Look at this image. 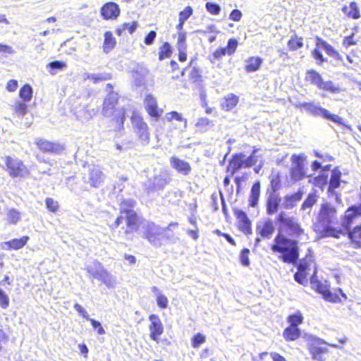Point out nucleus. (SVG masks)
<instances>
[{"mask_svg": "<svg viewBox=\"0 0 361 361\" xmlns=\"http://www.w3.org/2000/svg\"><path fill=\"white\" fill-rule=\"evenodd\" d=\"M271 245V250L279 254V258L285 264H295L299 258L298 238L302 231L300 227H281Z\"/></svg>", "mask_w": 361, "mask_h": 361, "instance_id": "nucleus-1", "label": "nucleus"}, {"mask_svg": "<svg viewBox=\"0 0 361 361\" xmlns=\"http://www.w3.org/2000/svg\"><path fill=\"white\" fill-rule=\"evenodd\" d=\"M348 235L353 247H361V227H324L322 237L340 238Z\"/></svg>", "mask_w": 361, "mask_h": 361, "instance_id": "nucleus-2", "label": "nucleus"}, {"mask_svg": "<svg viewBox=\"0 0 361 361\" xmlns=\"http://www.w3.org/2000/svg\"><path fill=\"white\" fill-rule=\"evenodd\" d=\"M312 271V276L317 273V267L312 250H308L305 256L302 258L298 265L294 279L298 283L305 286L308 281V276Z\"/></svg>", "mask_w": 361, "mask_h": 361, "instance_id": "nucleus-3", "label": "nucleus"}, {"mask_svg": "<svg viewBox=\"0 0 361 361\" xmlns=\"http://www.w3.org/2000/svg\"><path fill=\"white\" fill-rule=\"evenodd\" d=\"M135 201L132 199L124 200L121 203V215L116 218V224L117 226L126 224V226H140L145 224V219L138 216L133 209H128V207H134Z\"/></svg>", "mask_w": 361, "mask_h": 361, "instance_id": "nucleus-4", "label": "nucleus"}, {"mask_svg": "<svg viewBox=\"0 0 361 361\" xmlns=\"http://www.w3.org/2000/svg\"><path fill=\"white\" fill-rule=\"evenodd\" d=\"M329 346L337 347L336 344H329L324 340L315 336L307 338V348L314 361H326L330 351Z\"/></svg>", "mask_w": 361, "mask_h": 361, "instance_id": "nucleus-5", "label": "nucleus"}, {"mask_svg": "<svg viewBox=\"0 0 361 361\" xmlns=\"http://www.w3.org/2000/svg\"><path fill=\"white\" fill-rule=\"evenodd\" d=\"M300 106L314 116H322L338 124H343V119L338 115L331 114L327 109L322 108L319 104L314 102L301 103Z\"/></svg>", "mask_w": 361, "mask_h": 361, "instance_id": "nucleus-6", "label": "nucleus"}, {"mask_svg": "<svg viewBox=\"0 0 361 361\" xmlns=\"http://www.w3.org/2000/svg\"><path fill=\"white\" fill-rule=\"evenodd\" d=\"M131 123L135 133L138 137L142 145L149 143L150 134L147 124L144 121L142 117L137 112H133L131 116Z\"/></svg>", "mask_w": 361, "mask_h": 361, "instance_id": "nucleus-7", "label": "nucleus"}, {"mask_svg": "<svg viewBox=\"0 0 361 361\" xmlns=\"http://www.w3.org/2000/svg\"><path fill=\"white\" fill-rule=\"evenodd\" d=\"M6 164L10 176L13 178H25L29 175L28 169L18 159L6 157Z\"/></svg>", "mask_w": 361, "mask_h": 361, "instance_id": "nucleus-8", "label": "nucleus"}, {"mask_svg": "<svg viewBox=\"0 0 361 361\" xmlns=\"http://www.w3.org/2000/svg\"><path fill=\"white\" fill-rule=\"evenodd\" d=\"M171 178L166 171H161L153 178H149L145 183L147 192L161 190L169 183Z\"/></svg>", "mask_w": 361, "mask_h": 361, "instance_id": "nucleus-9", "label": "nucleus"}, {"mask_svg": "<svg viewBox=\"0 0 361 361\" xmlns=\"http://www.w3.org/2000/svg\"><path fill=\"white\" fill-rule=\"evenodd\" d=\"M322 226H331L337 222L336 210L329 203L322 204L318 216Z\"/></svg>", "mask_w": 361, "mask_h": 361, "instance_id": "nucleus-10", "label": "nucleus"}, {"mask_svg": "<svg viewBox=\"0 0 361 361\" xmlns=\"http://www.w3.org/2000/svg\"><path fill=\"white\" fill-rule=\"evenodd\" d=\"M149 320L150 322L149 324L150 339L159 344L160 343V336L164 331V324L159 315L155 314H150Z\"/></svg>", "mask_w": 361, "mask_h": 361, "instance_id": "nucleus-11", "label": "nucleus"}, {"mask_svg": "<svg viewBox=\"0 0 361 361\" xmlns=\"http://www.w3.org/2000/svg\"><path fill=\"white\" fill-rule=\"evenodd\" d=\"M105 179V174L103 173L101 167L99 165H89L87 180L91 186L94 188L99 187Z\"/></svg>", "mask_w": 361, "mask_h": 361, "instance_id": "nucleus-12", "label": "nucleus"}, {"mask_svg": "<svg viewBox=\"0 0 361 361\" xmlns=\"http://www.w3.org/2000/svg\"><path fill=\"white\" fill-rule=\"evenodd\" d=\"M106 88L110 92L104 100L102 113L104 116L109 117L114 114L116 104L118 102V94L111 91L113 87L111 84H107Z\"/></svg>", "mask_w": 361, "mask_h": 361, "instance_id": "nucleus-13", "label": "nucleus"}, {"mask_svg": "<svg viewBox=\"0 0 361 361\" xmlns=\"http://www.w3.org/2000/svg\"><path fill=\"white\" fill-rule=\"evenodd\" d=\"M293 166L291 169L290 176L294 181L302 179L305 176L303 166V157L301 155L294 154L291 157Z\"/></svg>", "mask_w": 361, "mask_h": 361, "instance_id": "nucleus-14", "label": "nucleus"}, {"mask_svg": "<svg viewBox=\"0 0 361 361\" xmlns=\"http://www.w3.org/2000/svg\"><path fill=\"white\" fill-rule=\"evenodd\" d=\"M170 164L173 169L183 176L189 175L192 171V167L188 161L180 159L176 156L170 158Z\"/></svg>", "mask_w": 361, "mask_h": 361, "instance_id": "nucleus-15", "label": "nucleus"}, {"mask_svg": "<svg viewBox=\"0 0 361 361\" xmlns=\"http://www.w3.org/2000/svg\"><path fill=\"white\" fill-rule=\"evenodd\" d=\"M35 143L39 149L44 152L58 154L63 150V147L59 144L51 142L43 139H37Z\"/></svg>", "mask_w": 361, "mask_h": 361, "instance_id": "nucleus-16", "label": "nucleus"}, {"mask_svg": "<svg viewBox=\"0 0 361 361\" xmlns=\"http://www.w3.org/2000/svg\"><path fill=\"white\" fill-rule=\"evenodd\" d=\"M144 104L147 111L151 116L157 118L161 116L162 110L158 108L157 99L152 94H147L145 97Z\"/></svg>", "mask_w": 361, "mask_h": 361, "instance_id": "nucleus-17", "label": "nucleus"}, {"mask_svg": "<svg viewBox=\"0 0 361 361\" xmlns=\"http://www.w3.org/2000/svg\"><path fill=\"white\" fill-rule=\"evenodd\" d=\"M341 172L337 168L334 169L331 171V176L329 180V185L328 188V192L331 195H336V200L337 202L340 201V197L335 192V189L338 188L341 184Z\"/></svg>", "mask_w": 361, "mask_h": 361, "instance_id": "nucleus-18", "label": "nucleus"}, {"mask_svg": "<svg viewBox=\"0 0 361 361\" xmlns=\"http://www.w3.org/2000/svg\"><path fill=\"white\" fill-rule=\"evenodd\" d=\"M120 13V8L116 3L109 2L104 4L101 8V14L104 19L116 18Z\"/></svg>", "mask_w": 361, "mask_h": 361, "instance_id": "nucleus-19", "label": "nucleus"}, {"mask_svg": "<svg viewBox=\"0 0 361 361\" xmlns=\"http://www.w3.org/2000/svg\"><path fill=\"white\" fill-rule=\"evenodd\" d=\"M29 240V237L24 235L20 238H13L2 243V249L6 250H19L23 248Z\"/></svg>", "mask_w": 361, "mask_h": 361, "instance_id": "nucleus-20", "label": "nucleus"}, {"mask_svg": "<svg viewBox=\"0 0 361 361\" xmlns=\"http://www.w3.org/2000/svg\"><path fill=\"white\" fill-rule=\"evenodd\" d=\"M267 194L269 195L266 203L267 212L269 215H272L277 211L281 199L277 194H274L272 192H269V190H267Z\"/></svg>", "mask_w": 361, "mask_h": 361, "instance_id": "nucleus-21", "label": "nucleus"}, {"mask_svg": "<svg viewBox=\"0 0 361 361\" xmlns=\"http://www.w3.org/2000/svg\"><path fill=\"white\" fill-rule=\"evenodd\" d=\"M360 216H361V204L352 206L345 211L341 226H349Z\"/></svg>", "mask_w": 361, "mask_h": 361, "instance_id": "nucleus-22", "label": "nucleus"}, {"mask_svg": "<svg viewBox=\"0 0 361 361\" xmlns=\"http://www.w3.org/2000/svg\"><path fill=\"white\" fill-rule=\"evenodd\" d=\"M252 361H287L285 357L276 352L264 351L252 357Z\"/></svg>", "mask_w": 361, "mask_h": 361, "instance_id": "nucleus-23", "label": "nucleus"}, {"mask_svg": "<svg viewBox=\"0 0 361 361\" xmlns=\"http://www.w3.org/2000/svg\"><path fill=\"white\" fill-rule=\"evenodd\" d=\"M245 155L243 153H238L233 155L232 159L230 161L228 169L231 173H235L241 168L245 167Z\"/></svg>", "mask_w": 361, "mask_h": 361, "instance_id": "nucleus-24", "label": "nucleus"}, {"mask_svg": "<svg viewBox=\"0 0 361 361\" xmlns=\"http://www.w3.org/2000/svg\"><path fill=\"white\" fill-rule=\"evenodd\" d=\"M262 62V59L259 56L249 57L245 61V70L247 73L255 72L259 69Z\"/></svg>", "mask_w": 361, "mask_h": 361, "instance_id": "nucleus-25", "label": "nucleus"}, {"mask_svg": "<svg viewBox=\"0 0 361 361\" xmlns=\"http://www.w3.org/2000/svg\"><path fill=\"white\" fill-rule=\"evenodd\" d=\"M260 183L257 181L255 183L250 190L248 204L250 207H255L258 204V201L260 197Z\"/></svg>", "mask_w": 361, "mask_h": 361, "instance_id": "nucleus-26", "label": "nucleus"}, {"mask_svg": "<svg viewBox=\"0 0 361 361\" xmlns=\"http://www.w3.org/2000/svg\"><path fill=\"white\" fill-rule=\"evenodd\" d=\"M325 300L338 303L347 299V295L343 292L341 288L337 290V292L331 293L329 289L327 290L324 296L323 297Z\"/></svg>", "mask_w": 361, "mask_h": 361, "instance_id": "nucleus-27", "label": "nucleus"}, {"mask_svg": "<svg viewBox=\"0 0 361 361\" xmlns=\"http://www.w3.org/2000/svg\"><path fill=\"white\" fill-rule=\"evenodd\" d=\"M301 332L298 327L287 326L283 331V338L288 341H293L300 336Z\"/></svg>", "mask_w": 361, "mask_h": 361, "instance_id": "nucleus-28", "label": "nucleus"}, {"mask_svg": "<svg viewBox=\"0 0 361 361\" xmlns=\"http://www.w3.org/2000/svg\"><path fill=\"white\" fill-rule=\"evenodd\" d=\"M259 148L254 147L251 154L249 157L245 156V167L250 168L260 161L262 154L259 153Z\"/></svg>", "mask_w": 361, "mask_h": 361, "instance_id": "nucleus-29", "label": "nucleus"}, {"mask_svg": "<svg viewBox=\"0 0 361 361\" xmlns=\"http://www.w3.org/2000/svg\"><path fill=\"white\" fill-rule=\"evenodd\" d=\"M316 46L317 47H321L324 49L326 54L332 57L337 58L339 55L338 51H336L331 45L319 37H317Z\"/></svg>", "mask_w": 361, "mask_h": 361, "instance_id": "nucleus-30", "label": "nucleus"}, {"mask_svg": "<svg viewBox=\"0 0 361 361\" xmlns=\"http://www.w3.org/2000/svg\"><path fill=\"white\" fill-rule=\"evenodd\" d=\"M305 80L312 85L317 86L318 88H319L323 82L320 74L314 70H310L307 72Z\"/></svg>", "mask_w": 361, "mask_h": 361, "instance_id": "nucleus-31", "label": "nucleus"}, {"mask_svg": "<svg viewBox=\"0 0 361 361\" xmlns=\"http://www.w3.org/2000/svg\"><path fill=\"white\" fill-rule=\"evenodd\" d=\"M342 11L348 17L358 19L360 17V11L355 2H351L349 6H343Z\"/></svg>", "mask_w": 361, "mask_h": 361, "instance_id": "nucleus-32", "label": "nucleus"}, {"mask_svg": "<svg viewBox=\"0 0 361 361\" xmlns=\"http://www.w3.org/2000/svg\"><path fill=\"white\" fill-rule=\"evenodd\" d=\"M116 39L110 32H106L104 35V42L103 49L105 53H109L115 46Z\"/></svg>", "mask_w": 361, "mask_h": 361, "instance_id": "nucleus-33", "label": "nucleus"}, {"mask_svg": "<svg viewBox=\"0 0 361 361\" xmlns=\"http://www.w3.org/2000/svg\"><path fill=\"white\" fill-rule=\"evenodd\" d=\"M286 320L289 323V326L298 327L303 322V316L300 311H297L288 315Z\"/></svg>", "mask_w": 361, "mask_h": 361, "instance_id": "nucleus-34", "label": "nucleus"}, {"mask_svg": "<svg viewBox=\"0 0 361 361\" xmlns=\"http://www.w3.org/2000/svg\"><path fill=\"white\" fill-rule=\"evenodd\" d=\"M195 126L198 130L201 132H206L214 126V123L209 118L204 117L199 118Z\"/></svg>", "mask_w": 361, "mask_h": 361, "instance_id": "nucleus-35", "label": "nucleus"}, {"mask_svg": "<svg viewBox=\"0 0 361 361\" xmlns=\"http://www.w3.org/2000/svg\"><path fill=\"white\" fill-rule=\"evenodd\" d=\"M310 283L312 289L322 294L323 297L329 290L328 286L320 281L312 279Z\"/></svg>", "mask_w": 361, "mask_h": 361, "instance_id": "nucleus-36", "label": "nucleus"}, {"mask_svg": "<svg viewBox=\"0 0 361 361\" xmlns=\"http://www.w3.org/2000/svg\"><path fill=\"white\" fill-rule=\"evenodd\" d=\"M20 97L24 102H30L32 97V88L29 85H25L19 92Z\"/></svg>", "mask_w": 361, "mask_h": 361, "instance_id": "nucleus-37", "label": "nucleus"}, {"mask_svg": "<svg viewBox=\"0 0 361 361\" xmlns=\"http://www.w3.org/2000/svg\"><path fill=\"white\" fill-rule=\"evenodd\" d=\"M92 276L94 279H97L100 280L104 283L109 284L110 283L109 274L104 269H101L100 270L94 272L92 274Z\"/></svg>", "mask_w": 361, "mask_h": 361, "instance_id": "nucleus-38", "label": "nucleus"}, {"mask_svg": "<svg viewBox=\"0 0 361 361\" xmlns=\"http://www.w3.org/2000/svg\"><path fill=\"white\" fill-rule=\"evenodd\" d=\"M152 290H153V292L157 293V305L161 309L166 308L168 306V304H169V300H168V298H166V296H165L162 293H159V289L157 287H153Z\"/></svg>", "mask_w": 361, "mask_h": 361, "instance_id": "nucleus-39", "label": "nucleus"}, {"mask_svg": "<svg viewBox=\"0 0 361 361\" xmlns=\"http://www.w3.org/2000/svg\"><path fill=\"white\" fill-rule=\"evenodd\" d=\"M278 222L281 224V226H298L297 223L295 222L293 218L288 216V215L285 212H281L279 215Z\"/></svg>", "mask_w": 361, "mask_h": 361, "instance_id": "nucleus-40", "label": "nucleus"}, {"mask_svg": "<svg viewBox=\"0 0 361 361\" xmlns=\"http://www.w3.org/2000/svg\"><path fill=\"white\" fill-rule=\"evenodd\" d=\"M317 195L314 193L308 195L306 200L303 202L301 209L302 210L310 209L317 202Z\"/></svg>", "mask_w": 361, "mask_h": 361, "instance_id": "nucleus-41", "label": "nucleus"}, {"mask_svg": "<svg viewBox=\"0 0 361 361\" xmlns=\"http://www.w3.org/2000/svg\"><path fill=\"white\" fill-rule=\"evenodd\" d=\"M238 102V97L233 94H228L225 98V106L227 110H231L235 107Z\"/></svg>", "mask_w": 361, "mask_h": 361, "instance_id": "nucleus-42", "label": "nucleus"}, {"mask_svg": "<svg viewBox=\"0 0 361 361\" xmlns=\"http://www.w3.org/2000/svg\"><path fill=\"white\" fill-rule=\"evenodd\" d=\"M172 53L171 47L168 42H165L163 46L160 48L159 58V60L162 61L166 58H169Z\"/></svg>", "mask_w": 361, "mask_h": 361, "instance_id": "nucleus-43", "label": "nucleus"}, {"mask_svg": "<svg viewBox=\"0 0 361 361\" xmlns=\"http://www.w3.org/2000/svg\"><path fill=\"white\" fill-rule=\"evenodd\" d=\"M21 215L20 213L14 209H11L8 211L7 213V219L8 220V222L12 224H16L18 222V221L20 219Z\"/></svg>", "mask_w": 361, "mask_h": 361, "instance_id": "nucleus-44", "label": "nucleus"}, {"mask_svg": "<svg viewBox=\"0 0 361 361\" xmlns=\"http://www.w3.org/2000/svg\"><path fill=\"white\" fill-rule=\"evenodd\" d=\"M206 341L205 336L201 333H197L191 338L192 346L194 348L200 347V345L203 344Z\"/></svg>", "mask_w": 361, "mask_h": 361, "instance_id": "nucleus-45", "label": "nucleus"}, {"mask_svg": "<svg viewBox=\"0 0 361 361\" xmlns=\"http://www.w3.org/2000/svg\"><path fill=\"white\" fill-rule=\"evenodd\" d=\"M303 46L302 39L297 37H291L288 42V47L290 50H296Z\"/></svg>", "mask_w": 361, "mask_h": 361, "instance_id": "nucleus-46", "label": "nucleus"}, {"mask_svg": "<svg viewBox=\"0 0 361 361\" xmlns=\"http://www.w3.org/2000/svg\"><path fill=\"white\" fill-rule=\"evenodd\" d=\"M166 118L168 121H171L173 119L178 121H183L184 123V128L187 127V120L183 118L181 114L177 111H171L168 113L166 116Z\"/></svg>", "mask_w": 361, "mask_h": 361, "instance_id": "nucleus-47", "label": "nucleus"}, {"mask_svg": "<svg viewBox=\"0 0 361 361\" xmlns=\"http://www.w3.org/2000/svg\"><path fill=\"white\" fill-rule=\"evenodd\" d=\"M319 89L329 91L332 93H338L340 92V88L338 87L334 86L331 81H323L321 86L319 87Z\"/></svg>", "mask_w": 361, "mask_h": 361, "instance_id": "nucleus-48", "label": "nucleus"}, {"mask_svg": "<svg viewBox=\"0 0 361 361\" xmlns=\"http://www.w3.org/2000/svg\"><path fill=\"white\" fill-rule=\"evenodd\" d=\"M137 24L136 22H132L131 23H124L122 25L121 28L117 30V32L119 35H121V32L128 30L130 34H133L136 30Z\"/></svg>", "mask_w": 361, "mask_h": 361, "instance_id": "nucleus-49", "label": "nucleus"}, {"mask_svg": "<svg viewBox=\"0 0 361 361\" xmlns=\"http://www.w3.org/2000/svg\"><path fill=\"white\" fill-rule=\"evenodd\" d=\"M250 251L248 248H243L240 254V263L245 266L247 267L250 265L249 255Z\"/></svg>", "mask_w": 361, "mask_h": 361, "instance_id": "nucleus-50", "label": "nucleus"}, {"mask_svg": "<svg viewBox=\"0 0 361 361\" xmlns=\"http://www.w3.org/2000/svg\"><path fill=\"white\" fill-rule=\"evenodd\" d=\"M111 75L109 73H92L91 80L94 83L110 80Z\"/></svg>", "mask_w": 361, "mask_h": 361, "instance_id": "nucleus-51", "label": "nucleus"}, {"mask_svg": "<svg viewBox=\"0 0 361 361\" xmlns=\"http://www.w3.org/2000/svg\"><path fill=\"white\" fill-rule=\"evenodd\" d=\"M235 214L239 222L243 224V226H249L250 224V221L244 212L241 210H236L235 212Z\"/></svg>", "mask_w": 361, "mask_h": 361, "instance_id": "nucleus-52", "label": "nucleus"}, {"mask_svg": "<svg viewBox=\"0 0 361 361\" xmlns=\"http://www.w3.org/2000/svg\"><path fill=\"white\" fill-rule=\"evenodd\" d=\"M193 10L190 6H187L185 9L180 12L178 21L185 22L192 14Z\"/></svg>", "mask_w": 361, "mask_h": 361, "instance_id": "nucleus-53", "label": "nucleus"}, {"mask_svg": "<svg viewBox=\"0 0 361 361\" xmlns=\"http://www.w3.org/2000/svg\"><path fill=\"white\" fill-rule=\"evenodd\" d=\"M207 11L212 15H218L221 11V8L218 4L207 2L205 5Z\"/></svg>", "mask_w": 361, "mask_h": 361, "instance_id": "nucleus-54", "label": "nucleus"}, {"mask_svg": "<svg viewBox=\"0 0 361 361\" xmlns=\"http://www.w3.org/2000/svg\"><path fill=\"white\" fill-rule=\"evenodd\" d=\"M178 49H186V33L185 32H180L178 33Z\"/></svg>", "mask_w": 361, "mask_h": 361, "instance_id": "nucleus-55", "label": "nucleus"}, {"mask_svg": "<svg viewBox=\"0 0 361 361\" xmlns=\"http://www.w3.org/2000/svg\"><path fill=\"white\" fill-rule=\"evenodd\" d=\"M128 180V178L124 176H120L116 184L114 186V192H121L125 188L124 183Z\"/></svg>", "mask_w": 361, "mask_h": 361, "instance_id": "nucleus-56", "label": "nucleus"}, {"mask_svg": "<svg viewBox=\"0 0 361 361\" xmlns=\"http://www.w3.org/2000/svg\"><path fill=\"white\" fill-rule=\"evenodd\" d=\"M9 304L8 296L0 288V307L2 309H6L9 306Z\"/></svg>", "mask_w": 361, "mask_h": 361, "instance_id": "nucleus-57", "label": "nucleus"}, {"mask_svg": "<svg viewBox=\"0 0 361 361\" xmlns=\"http://www.w3.org/2000/svg\"><path fill=\"white\" fill-rule=\"evenodd\" d=\"M237 47H238L237 40L235 39H230L228 42V44H227V47H226L227 54L228 55L233 54L235 51Z\"/></svg>", "mask_w": 361, "mask_h": 361, "instance_id": "nucleus-58", "label": "nucleus"}, {"mask_svg": "<svg viewBox=\"0 0 361 361\" xmlns=\"http://www.w3.org/2000/svg\"><path fill=\"white\" fill-rule=\"evenodd\" d=\"M47 67L52 70H61L66 67V63L63 61H54L48 63Z\"/></svg>", "mask_w": 361, "mask_h": 361, "instance_id": "nucleus-59", "label": "nucleus"}, {"mask_svg": "<svg viewBox=\"0 0 361 361\" xmlns=\"http://www.w3.org/2000/svg\"><path fill=\"white\" fill-rule=\"evenodd\" d=\"M82 113L84 120L89 121L97 114V111L94 109H85Z\"/></svg>", "mask_w": 361, "mask_h": 361, "instance_id": "nucleus-60", "label": "nucleus"}, {"mask_svg": "<svg viewBox=\"0 0 361 361\" xmlns=\"http://www.w3.org/2000/svg\"><path fill=\"white\" fill-rule=\"evenodd\" d=\"M92 327L97 331V333L99 335H103L105 334V331L104 328L102 326L101 323L94 319H89Z\"/></svg>", "mask_w": 361, "mask_h": 361, "instance_id": "nucleus-61", "label": "nucleus"}, {"mask_svg": "<svg viewBox=\"0 0 361 361\" xmlns=\"http://www.w3.org/2000/svg\"><path fill=\"white\" fill-rule=\"evenodd\" d=\"M46 205L47 209L51 212H56L59 207L58 202L52 198H47Z\"/></svg>", "mask_w": 361, "mask_h": 361, "instance_id": "nucleus-62", "label": "nucleus"}, {"mask_svg": "<svg viewBox=\"0 0 361 361\" xmlns=\"http://www.w3.org/2000/svg\"><path fill=\"white\" fill-rule=\"evenodd\" d=\"M14 107H15L16 112L20 115H23L26 113L27 105L23 102H16L15 104Z\"/></svg>", "mask_w": 361, "mask_h": 361, "instance_id": "nucleus-63", "label": "nucleus"}, {"mask_svg": "<svg viewBox=\"0 0 361 361\" xmlns=\"http://www.w3.org/2000/svg\"><path fill=\"white\" fill-rule=\"evenodd\" d=\"M312 56L314 59L319 61L318 64L321 65L323 62L326 61L327 60L324 58L322 52L317 49H314L312 52Z\"/></svg>", "mask_w": 361, "mask_h": 361, "instance_id": "nucleus-64", "label": "nucleus"}]
</instances>
